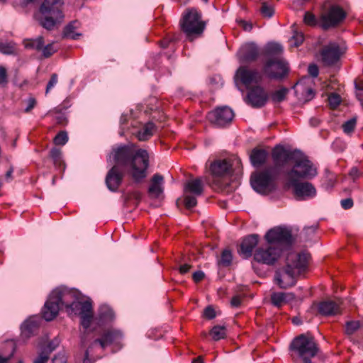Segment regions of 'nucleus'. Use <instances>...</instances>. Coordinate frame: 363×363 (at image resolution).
Instances as JSON below:
<instances>
[{"label":"nucleus","mask_w":363,"mask_h":363,"mask_svg":"<svg viewBox=\"0 0 363 363\" xmlns=\"http://www.w3.org/2000/svg\"><path fill=\"white\" fill-rule=\"evenodd\" d=\"M111 155L114 165L126 171L135 182L140 183L147 176L150 162L147 150L128 144L113 148Z\"/></svg>","instance_id":"1"},{"label":"nucleus","mask_w":363,"mask_h":363,"mask_svg":"<svg viewBox=\"0 0 363 363\" xmlns=\"http://www.w3.org/2000/svg\"><path fill=\"white\" fill-rule=\"evenodd\" d=\"M309 255L301 252H289L284 267L279 268L274 274V281L281 289H287L296 284V275L305 271L308 267Z\"/></svg>","instance_id":"2"},{"label":"nucleus","mask_w":363,"mask_h":363,"mask_svg":"<svg viewBox=\"0 0 363 363\" xmlns=\"http://www.w3.org/2000/svg\"><path fill=\"white\" fill-rule=\"evenodd\" d=\"M77 299V292L66 288H57L52 291L45 302L43 316L47 321L53 320L58 314L61 307L68 308Z\"/></svg>","instance_id":"3"},{"label":"nucleus","mask_w":363,"mask_h":363,"mask_svg":"<svg viewBox=\"0 0 363 363\" xmlns=\"http://www.w3.org/2000/svg\"><path fill=\"white\" fill-rule=\"evenodd\" d=\"M62 4V0H44L40 7L39 13L35 15L40 25L46 30H51L57 23H60L64 18Z\"/></svg>","instance_id":"4"},{"label":"nucleus","mask_w":363,"mask_h":363,"mask_svg":"<svg viewBox=\"0 0 363 363\" xmlns=\"http://www.w3.org/2000/svg\"><path fill=\"white\" fill-rule=\"evenodd\" d=\"M179 24L182 30L191 41L201 36L206 26V22L202 19V13L195 8L186 9Z\"/></svg>","instance_id":"5"},{"label":"nucleus","mask_w":363,"mask_h":363,"mask_svg":"<svg viewBox=\"0 0 363 363\" xmlns=\"http://www.w3.org/2000/svg\"><path fill=\"white\" fill-rule=\"evenodd\" d=\"M290 350L302 359L303 363H311V359L319 351L314 337L310 334H301L295 337L290 345Z\"/></svg>","instance_id":"6"},{"label":"nucleus","mask_w":363,"mask_h":363,"mask_svg":"<svg viewBox=\"0 0 363 363\" xmlns=\"http://www.w3.org/2000/svg\"><path fill=\"white\" fill-rule=\"evenodd\" d=\"M279 174L274 172L270 167L257 171L252 174L250 183L255 191L261 194H269L276 188V179Z\"/></svg>","instance_id":"7"},{"label":"nucleus","mask_w":363,"mask_h":363,"mask_svg":"<svg viewBox=\"0 0 363 363\" xmlns=\"http://www.w3.org/2000/svg\"><path fill=\"white\" fill-rule=\"evenodd\" d=\"M293 162V167L286 174L288 181L301 179H310L316 176V168L306 156H303L299 152H297Z\"/></svg>","instance_id":"8"},{"label":"nucleus","mask_w":363,"mask_h":363,"mask_svg":"<svg viewBox=\"0 0 363 363\" xmlns=\"http://www.w3.org/2000/svg\"><path fill=\"white\" fill-rule=\"evenodd\" d=\"M346 12L337 5H333L328 9H325L319 17V26L323 30L335 28L345 18Z\"/></svg>","instance_id":"9"},{"label":"nucleus","mask_w":363,"mask_h":363,"mask_svg":"<svg viewBox=\"0 0 363 363\" xmlns=\"http://www.w3.org/2000/svg\"><path fill=\"white\" fill-rule=\"evenodd\" d=\"M288 64L281 59L269 58L263 66V73L271 79L281 81L289 73Z\"/></svg>","instance_id":"10"},{"label":"nucleus","mask_w":363,"mask_h":363,"mask_svg":"<svg viewBox=\"0 0 363 363\" xmlns=\"http://www.w3.org/2000/svg\"><path fill=\"white\" fill-rule=\"evenodd\" d=\"M69 315H79L81 318V324L88 329L93 319V308L90 301L81 302L77 299L68 308L66 309Z\"/></svg>","instance_id":"11"},{"label":"nucleus","mask_w":363,"mask_h":363,"mask_svg":"<svg viewBox=\"0 0 363 363\" xmlns=\"http://www.w3.org/2000/svg\"><path fill=\"white\" fill-rule=\"evenodd\" d=\"M283 249L279 246L269 245L266 247H259L255 250L254 259L267 265H274L280 258Z\"/></svg>","instance_id":"12"},{"label":"nucleus","mask_w":363,"mask_h":363,"mask_svg":"<svg viewBox=\"0 0 363 363\" xmlns=\"http://www.w3.org/2000/svg\"><path fill=\"white\" fill-rule=\"evenodd\" d=\"M297 152L296 151H289L281 145H277L272 153L274 165L269 167L272 171L280 174L286 164L289 161L293 162L296 159Z\"/></svg>","instance_id":"13"},{"label":"nucleus","mask_w":363,"mask_h":363,"mask_svg":"<svg viewBox=\"0 0 363 363\" xmlns=\"http://www.w3.org/2000/svg\"><path fill=\"white\" fill-rule=\"evenodd\" d=\"M263 74L257 69L241 66L237 69L235 77L249 89L252 84L259 85L263 79Z\"/></svg>","instance_id":"14"},{"label":"nucleus","mask_w":363,"mask_h":363,"mask_svg":"<svg viewBox=\"0 0 363 363\" xmlns=\"http://www.w3.org/2000/svg\"><path fill=\"white\" fill-rule=\"evenodd\" d=\"M269 95L260 85H255L247 89L245 102L253 108H262L267 102Z\"/></svg>","instance_id":"15"},{"label":"nucleus","mask_w":363,"mask_h":363,"mask_svg":"<svg viewBox=\"0 0 363 363\" xmlns=\"http://www.w3.org/2000/svg\"><path fill=\"white\" fill-rule=\"evenodd\" d=\"M289 184L293 188V194L298 201H303L314 197L316 195L315 186L308 182H299V179L288 181Z\"/></svg>","instance_id":"16"},{"label":"nucleus","mask_w":363,"mask_h":363,"mask_svg":"<svg viewBox=\"0 0 363 363\" xmlns=\"http://www.w3.org/2000/svg\"><path fill=\"white\" fill-rule=\"evenodd\" d=\"M269 245L282 247V245H289L291 242V232L283 228H274L269 230L264 236Z\"/></svg>","instance_id":"17"},{"label":"nucleus","mask_w":363,"mask_h":363,"mask_svg":"<svg viewBox=\"0 0 363 363\" xmlns=\"http://www.w3.org/2000/svg\"><path fill=\"white\" fill-rule=\"evenodd\" d=\"M234 117L233 111L228 106L216 108L207 115L208 120L218 126H223L230 123Z\"/></svg>","instance_id":"18"},{"label":"nucleus","mask_w":363,"mask_h":363,"mask_svg":"<svg viewBox=\"0 0 363 363\" xmlns=\"http://www.w3.org/2000/svg\"><path fill=\"white\" fill-rule=\"evenodd\" d=\"M342 53V51L337 43H330L323 46L321 49V60L325 65L331 66L340 60Z\"/></svg>","instance_id":"19"},{"label":"nucleus","mask_w":363,"mask_h":363,"mask_svg":"<svg viewBox=\"0 0 363 363\" xmlns=\"http://www.w3.org/2000/svg\"><path fill=\"white\" fill-rule=\"evenodd\" d=\"M125 172L124 169L113 165L108 171L105 178L107 188L111 191H116L122 184Z\"/></svg>","instance_id":"20"},{"label":"nucleus","mask_w":363,"mask_h":363,"mask_svg":"<svg viewBox=\"0 0 363 363\" xmlns=\"http://www.w3.org/2000/svg\"><path fill=\"white\" fill-rule=\"evenodd\" d=\"M260 55L258 47L253 43L242 45L238 52V57L242 63H250L256 61Z\"/></svg>","instance_id":"21"},{"label":"nucleus","mask_w":363,"mask_h":363,"mask_svg":"<svg viewBox=\"0 0 363 363\" xmlns=\"http://www.w3.org/2000/svg\"><path fill=\"white\" fill-rule=\"evenodd\" d=\"M121 333L116 330H106L102 335L101 338H97L93 341L89 347L85 351V357L88 358L89 350L96 345L99 344L102 348H105L108 345H111L115 340L121 337Z\"/></svg>","instance_id":"22"},{"label":"nucleus","mask_w":363,"mask_h":363,"mask_svg":"<svg viewBox=\"0 0 363 363\" xmlns=\"http://www.w3.org/2000/svg\"><path fill=\"white\" fill-rule=\"evenodd\" d=\"M231 170V164L226 160H216L210 166V171L213 176V183L216 184V178L223 177L230 173Z\"/></svg>","instance_id":"23"},{"label":"nucleus","mask_w":363,"mask_h":363,"mask_svg":"<svg viewBox=\"0 0 363 363\" xmlns=\"http://www.w3.org/2000/svg\"><path fill=\"white\" fill-rule=\"evenodd\" d=\"M259 241V236L257 234L250 235L245 237L241 245L240 249L238 251L244 258H248L252 256L253 249L257 246Z\"/></svg>","instance_id":"24"},{"label":"nucleus","mask_w":363,"mask_h":363,"mask_svg":"<svg viewBox=\"0 0 363 363\" xmlns=\"http://www.w3.org/2000/svg\"><path fill=\"white\" fill-rule=\"evenodd\" d=\"M164 177L160 174H154L150 179V184L147 189L148 195L152 199H157L163 192Z\"/></svg>","instance_id":"25"},{"label":"nucleus","mask_w":363,"mask_h":363,"mask_svg":"<svg viewBox=\"0 0 363 363\" xmlns=\"http://www.w3.org/2000/svg\"><path fill=\"white\" fill-rule=\"evenodd\" d=\"M318 312L323 315H335L340 313V303L334 301H325L318 305Z\"/></svg>","instance_id":"26"},{"label":"nucleus","mask_w":363,"mask_h":363,"mask_svg":"<svg viewBox=\"0 0 363 363\" xmlns=\"http://www.w3.org/2000/svg\"><path fill=\"white\" fill-rule=\"evenodd\" d=\"M270 299L274 306L281 308L284 304L294 300L295 295L292 293L274 292Z\"/></svg>","instance_id":"27"},{"label":"nucleus","mask_w":363,"mask_h":363,"mask_svg":"<svg viewBox=\"0 0 363 363\" xmlns=\"http://www.w3.org/2000/svg\"><path fill=\"white\" fill-rule=\"evenodd\" d=\"M203 192V185L201 178L191 179L186 182L184 185V194H191L195 196H201Z\"/></svg>","instance_id":"28"},{"label":"nucleus","mask_w":363,"mask_h":363,"mask_svg":"<svg viewBox=\"0 0 363 363\" xmlns=\"http://www.w3.org/2000/svg\"><path fill=\"white\" fill-rule=\"evenodd\" d=\"M268 152L263 149L254 148L250 155V161L254 167H260L267 159Z\"/></svg>","instance_id":"29"},{"label":"nucleus","mask_w":363,"mask_h":363,"mask_svg":"<svg viewBox=\"0 0 363 363\" xmlns=\"http://www.w3.org/2000/svg\"><path fill=\"white\" fill-rule=\"evenodd\" d=\"M38 328V323L31 319L26 320L21 325V334L25 338H29L34 335Z\"/></svg>","instance_id":"30"},{"label":"nucleus","mask_w":363,"mask_h":363,"mask_svg":"<svg viewBox=\"0 0 363 363\" xmlns=\"http://www.w3.org/2000/svg\"><path fill=\"white\" fill-rule=\"evenodd\" d=\"M155 129V125L152 122H148L138 132L137 138L139 140L145 141L153 135Z\"/></svg>","instance_id":"31"},{"label":"nucleus","mask_w":363,"mask_h":363,"mask_svg":"<svg viewBox=\"0 0 363 363\" xmlns=\"http://www.w3.org/2000/svg\"><path fill=\"white\" fill-rule=\"evenodd\" d=\"M79 25V23L77 21H74L67 25L63 30V37L69 38L73 40L77 39L82 35L74 32V30L78 28Z\"/></svg>","instance_id":"32"},{"label":"nucleus","mask_w":363,"mask_h":363,"mask_svg":"<svg viewBox=\"0 0 363 363\" xmlns=\"http://www.w3.org/2000/svg\"><path fill=\"white\" fill-rule=\"evenodd\" d=\"M283 52V47L277 43H268L264 50V55L266 56L274 57L279 55Z\"/></svg>","instance_id":"33"},{"label":"nucleus","mask_w":363,"mask_h":363,"mask_svg":"<svg viewBox=\"0 0 363 363\" xmlns=\"http://www.w3.org/2000/svg\"><path fill=\"white\" fill-rule=\"evenodd\" d=\"M44 45V38L42 36L38 37L36 39H28L24 40V45L26 48L41 50Z\"/></svg>","instance_id":"34"},{"label":"nucleus","mask_w":363,"mask_h":363,"mask_svg":"<svg viewBox=\"0 0 363 363\" xmlns=\"http://www.w3.org/2000/svg\"><path fill=\"white\" fill-rule=\"evenodd\" d=\"M289 90L286 87H282L271 94L270 99L274 103H280L285 100Z\"/></svg>","instance_id":"35"},{"label":"nucleus","mask_w":363,"mask_h":363,"mask_svg":"<svg viewBox=\"0 0 363 363\" xmlns=\"http://www.w3.org/2000/svg\"><path fill=\"white\" fill-rule=\"evenodd\" d=\"M363 325L359 321L350 320L345 323V333L347 336H350L355 333Z\"/></svg>","instance_id":"36"},{"label":"nucleus","mask_w":363,"mask_h":363,"mask_svg":"<svg viewBox=\"0 0 363 363\" xmlns=\"http://www.w3.org/2000/svg\"><path fill=\"white\" fill-rule=\"evenodd\" d=\"M210 335L216 341L224 339L226 337V328L225 326L216 325L211 330Z\"/></svg>","instance_id":"37"},{"label":"nucleus","mask_w":363,"mask_h":363,"mask_svg":"<svg viewBox=\"0 0 363 363\" xmlns=\"http://www.w3.org/2000/svg\"><path fill=\"white\" fill-rule=\"evenodd\" d=\"M99 317L101 323L107 322L113 319V312L108 306H101L99 309Z\"/></svg>","instance_id":"38"},{"label":"nucleus","mask_w":363,"mask_h":363,"mask_svg":"<svg viewBox=\"0 0 363 363\" xmlns=\"http://www.w3.org/2000/svg\"><path fill=\"white\" fill-rule=\"evenodd\" d=\"M232 253L228 250H224L222 252L220 259L218 260V265L222 267H228L232 262Z\"/></svg>","instance_id":"39"},{"label":"nucleus","mask_w":363,"mask_h":363,"mask_svg":"<svg viewBox=\"0 0 363 363\" xmlns=\"http://www.w3.org/2000/svg\"><path fill=\"white\" fill-rule=\"evenodd\" d=\"M50 156L53 160V163L55 166H60L62 164V152L60 149L56 147L51 149Z\"/></svg>","instance_id":"40"},{"label":"nucleus","mask_w":363,"mask_h":363,"mask_svg":"<svg viewBox=\"0 0 363 363\" xmlns=\"http://www.w3.org/2000/svg\"><path fill=\"white\" fill-rule=\"evenodd\" d=\"M191 194H185L184 203L187 209L194 208L197 204L196 196L195 195H190Z\"/></svg>","instance_id":"41"},{"label":"nucleus","mask_w":363,"mask_h":363,"mask_svg":"<svg viewBox=\"0 0 363 363\" xmlns=\"http://www.w3.org/2000/svg\"><path fill=\"white\" fill-rule=\"evenodd\" d=\"M304 40L302 33L294 31L293 36L290 39L291 45L294 47H298Z\"/></svg>","instance_id":"42"},{"label":"nucleus","mask_w":363,"mask_h":363,"mask_svg":"<svg viewBox=\"0 0 363 363\" xmlns=\"http://www.w3.org/2000/svg\"><path fill=\"white\" fill-rule=\"evenodd\" d=\"M303 21L306 25L311 26H314L317 24H319V20L316 18L315 15L309 11L305 13Z\"/></svg>","instance_id":"43"},{"label":"nucleus","mask_w":363,"mask_h":363,"mask_svg":"<svg viewBox=\"0 0 363 363\" xmlns=\"http://www.w3.org/2000/svg\"><path fill=\"white\" fill-rule=\"evenodd\" d=\"M357 123L356 117H354L342 124V129L345 133H350L354 130Z\"/></svg>","instance_id":"44"},{"label":"nucleus","mask_w":363,"mask_h":363,"mask_svg":"<svg viewBox=\"0 0 363 363\" xmlns=\"http://www.w3.org/2000/svg\"><path fill=\"white\" fill-rule=\"evenodd\" d=\"M260 12L264 17L270 18L273 16L274 10L273 7L267 4V2H262Z\"/></svg>","instance_id":"45"},{"label":"nucleus","mask_w":363,"mask_h":363,"mask_svg":"<svg viewBox=\"0 0 363 363\" xmlns=\"http://www.w3.org/2000/svg\"><path fill=\"white\" fill-rule=\"evenodd\" d=\"M68 140L67 134L65 131H60L55 138L54 143L57 145H63Z\"/></svg>","instance_id":"46"},{"label":"nucleus","mask_w":363,"mask_h":363,"mask_svg":"<svg viewBox=\"0 0 363 363\" xmlns=\"http://www.w3.org/2000/svg\"><path fill=\"white\" fill-rule=\"evenodd\" d=\"M44 57L48 58L52 55L57 49L54 48V43H50L41 49Z\"/></svg>","instance_id":"47"},{"label":"nucleus","mask_w":363,"mask_h":363,"mask_svg":"<svg viewBox=\"0 0 363 363\" xmlns=\"http://www.w3.org/2000/svg\"><path fill=\"white\" fill-rule=\"evenodd\" d=\"M328 102L333 108H335L341 102L340 96L337 94L333 93L328 96Z\"/></svg>","instance_id":"48"},{"label":"nucleus","mask_w":363,"mask_h":363,"mask_svg":"<svg viewBox=\"0 0 363 363\" xmlns=\"http://www.w3.org/2000/svg\"><path fill=\"white\" fill-rule=\"evenodd\" d=\"M216 315L215 309L211 306H208L203 311V316L209 320L213 319Z\"/></svg>","instance_id":"49"},{"label":"nucleus","mask_w":363,"mask_h":363,"mask_svg":"<svg viewBox=\"0 0 363 363\" xmlns=\"http://www.w3.org/2000/svg\"><path fill=\"white\" fill-rule=\"evenodd\" d=\"M50 358V354L43 350L39 356L33 361V363H47Z\"/></svg>","instance_id":"50"},{"label":"nucleus","mask_w":363,"mask_h":363,"mask_svg":"<svg viewBox=\"0 0 363 363\" xmlns=\"http://www.w3.org/2000/svg\"><path fill=\"white\" fill-rule=\"evenodd\" d=\"M36 100L34 97H29L28 100L26 101L27 106L25 108L24 111L26 113H29L31 111V110L36 105Z\"/></svg>","instance_id":"51"},{"label":"nucleus","mask_w":363,"mask_h":363,"mask_svg":"<svg viewBox=\"0 0 363 363\" xmlns=\"http://www.w3.org/2000/svg\"><path fill=\"white\" fill-rule=\"evenodd\" d=\"M0 52L4 54H11L13 52V47L8 43H0Z\"/></svg>","instance_id":"52"},{"label":"nucleus","mask_w":363,"mask_h":363,"mask_svg":"<svg viewBox=\"0 0 363 363\" xmlns=\"http://www.w3.org/2000/svg\"><path fill=\"white\" fill-rule=\"evenodd\" d=\"M57 74L55 73L51 75L50 79L46 86V93H48L50 90L57 83Z\"/></svg>","instance_id":"53"},{"label":"nucleus","mask_w":363,"mask_h":363,"mask_svg":"<svg viewBox=\"0 0 363 363\" xmlns=\"http://www.w3.org/2000/svg\"><path fill=\"white\" fill-rule=\"evenodd\" d=\"M8 82V75L6 69L4 67H0V84L5 85Z\"/></svg>","instance_id":"54"},{"label":"nucleus","mask_w":363,"mask_h":363,"mask_svg":"<svg viewBox=\"0 0 363 363\" xmlns=\"http://www.w3.org/2000/svg\"><path fill=\"white\" fill-rule=\"evenodd\" d=\"M308 71L313 77H317L319 73L318 67L316 65L312 64L308 66Z\"/></svg>","instance_id":"55"},{"label":"nucleus","mask_w":363,"mask_h":363,"mask_svg":"<svg viewBox=\"0 0 363 363\" xmlns=\"http://www.w3.org/2000/svg\"><path fill=\"white\" fill-rule=\"evenodd\" d=\"M204 277L205 274L202 271H196L192 274V279L196 283L201 281Z\"/></svg>","instance_id":"56"},{"label":"nucleus","mask_w":363,"mask_h":363,"mask_svg":"<svg viewBox=\"0 0 363 363\" xmlns=\"http://www.w3.org/2000/svg\"><path fill=\"white\" fill-rule=\"evenodd\" d=\"M59 342L57 340L52 341L48 344L46 348L44 349L45 352H47L49 354L55 350V348L58 346Z\"/></svg>","instance_id":"57"},{"label":"nucleus","mask_w":363,"mask_h":363,"mask_svg":"<svg viewBox=\"0 0 363 363\" xmlns=\"http://www.w3.org/2000/svg\"><path fill=\"white\" fill-rule=\"evenodd\" d=\"M341 206L345 209H349L353 206V201L352 199H345L341 201Z\"/></svg>","instance_id":"58"},{"label":"nucleus","mask_w":363,"mask_h":363,"mask_svg":"<svg viewBox=\"0 0 363 363\" xmlns=\"http://www.w3.org/2000/svg\"><path fill=\"white\" fill-rule=\"evenodd\" d=\"M239 23L245 31H250L252 28V23L241 20L239 21Z\"/></svg>","instance_id":"59"},{"label":"nucleus","mask_w":363,"mask_h":363,"mask_svg":"<svg viewBox=\"0 0 363 363\" xmlns=\"http://www.w3.org/2000/svg\"><path fill=\"white\" fill-rule=\"evenodd\" d=\"M52 363H66V359L63 355H56L52 359Z\"/></svg>","instance_id":"60"},{"label":"nucleus","mask_w":363,"mask_h":363,"mask_svg":"<svg viewBox=\"0 0 363 363\" xmlns=\"http://www.w3.org/2000/svg\"><path fill=\"white\" fill-rule=\"evenodd\" d=\"M231 306L238 307L241 303V298L240 296H234L230 301Z\"/></svg>","instance_id":"61"},{"label":"nucleus","mask_w":363,"mask_h":363,"mask_svg":"<svg viewBox=\"0 0 363 363\" xmlns=\"http://www.w3.org/2000/svg\"><path fill=\"white\" fill-rule=\"evenodd\" d=\"M191 268V265H190L189 264H184L179 267V272L182 274H184L187 273L190 270Z\"/></svg>","instance_id":"62"},{"label":"nucleus","mask_w":363,"mask_h":363,"mask_svg":"<svg viewBox=\"0 0 363 363\" xmlns=\"http://www.w3.org/2000/svg\"><path fill=\"white\" fill-rule=\"evenodd\" d=\"M315 96V92L313 89L308 88L306 89V101L311 100Z\"/></svg>","instance_id":"63"},{"label":"nucleus","mask_w":363,"mask_h":363,"mask_svg":"<svg viewBox=\"0 0 363 363\" xmlns=\"http://www.w3.org/2000/svg\"><path fill=\"white\" fill-rule=\"evenodd\" d=\"M13 355V352L8 357H3L0 354V363H8L9 361L11 359L12 356Z\"/></svg>","instance_id":"64"}]
</instances>
